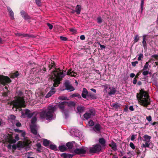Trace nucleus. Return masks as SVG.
<instances>
[{
  "label": "nucleus",
  "instance_id": "obj_1",
  "mask_svg": "<svg viewBox=\"0 0 158 158\" xmlns=\"http://www.w3.org/2000/svg\"><path fill=\"white\" fill-rule=\"evenodd\" d=\"M136 97L140 101L141 105L144 107H147L150 104V99L148 94L143 89L140 90L139 93L136 94Z\"/></svg>",
  "mask_w": 158,
  "mask_h": 158
},
{
  "label": "nucleus",
  "instance_id": "obj_2",
  "mask_svg": "<svg viewBox=\"0 0 158 158\" xmlns=\"http://www.w3.org/2000/svg\"><path fill=\"white\" fill-rule=\"evenodd\" d=\"M57 109L56 106L53 105L48 106L46 110L40 113V117L47 120H51L53 118V114Z\"/></svg>",
  "mask_w": 158,
  "mask_h": 158
},
{
  "label": "nucleus",
  "instance_id": "obj_3",
  "mask_svg": "<svg viewBox=\"0 0 158 158\" xmlns=\"http://www.w3.org/2000/svg\"><path fill=\"white\" fill-rule=\"evenodd\" d=\"M53 72L54 76L56 78L54 79L53 80V86L54 87H56L60 84V81L65 76V74L64 73L63 70H60L59 68L53 71Z\"/></svg>",
  "mask_w": 158,
  "mask_h": 158
},
{
  "label": "nucleus",
  "instance_id": "obj_4",
  "mask_svg": "<svg viewBox=\"0 0 158 158\" xmlns=\"http://www.w3.org/2000/svg\"><path fill=\"white\" fill-rule=\"evenodd\" d=\"M14 98L15 99L10 102V105L13 106V108L15 107L16 111H17V109L25 107V101L23 97L16 96Z\"/></svg>",
  "mask_w": 158,
  "mask_h": 158
},
{
  "label": "nucleus",
  "instance_id": "obj_5",
  "mask_svg": "<svg viewBox=\"0 0 158 158\" xmlns=\"http://www.w3.org/2000/svg\"><path fill=\"white\" fill-rule=\"evenodd\" d=\"M70 152L72 153H74L76 154L84 155L86 153V151L84 147H82V148H76L73 151L71 150Z\"/></svg>",
  "mask_w": 158,
  "mask_h": 158
},
{
  "label": "nucleus",
  "instance_id": "obj_6",
  "mask_svg": "<svg viewBox=\"0 0 158 158\" xmlns=\"http://www.w3.org/2000/svg\"><path fill=\"white\" fill-rule=\"evenodd\" d=\"M11 82V80L7 76L0 75V83L4 85L6 83H9Z\"/></svg>",
  "mask_w": 158,
  "mask_h": 158
},
{
  "label": "nucleus",
  "instance_id": "obj_7",
  "mask_svg": "<svg viewBox=\"0 0 158 158\" xmlns=\"http://www.w3.org/2000/svg\"><path fill=\"white\" fill-rule=\"evenodd\" d=\"M101 146L98 144L93 145L92 147L90 148L89 152L91 153H94L99 152L101 150Z\"/></svg>",
  "mask_w": 158,
  "mask_h": 158
},
{
  "label": "nucleus",
  "instance_id": "obj_8",
  "mask_svg": "<svg viewBox=\"0 0 158 158\" xmlns=\"http://www.w3.org/2000/svg\"><path fill=\"white\" fill-rule=\"evenodd\" d=\"M143 41L142 42L143 47L144 49L147 48V43L146 41H148L150 36L144 34L143 35Z\"/></svg>",
  "mask_w": 158,
  "mask_h": 158
},
{
  "label": "nucleus",
  "instance_id": "obj_9",
  "mask_svg": "<svg viewBox=\"0 0 158 158\" xmlns=\"http://www.w3.org/2000/svg\"><path fill=\"white\" fill-rule=\"evenodd\" d=\"M64 85L66 88L65 89L69 90L70 91H72L75 89L74 88L69 81H66L64 83Z\"/></svg>",
  "mask_w": 158,
  "mask_h": 158
},
{
  "label": "nucleus",
  "instance_id": "obj_10",
  "mask_svg": "<svg viewBox=\"0 0 158 158\" xmlns=\"http://www.w3.org/2000/svg\"><path fill=\"white\" fill-rule=\"evenodd\" d=\"M21 15L25 20H27L31 19V17L24 10L20 12Z\"/></svg>",
  "mask_w": 158,
  "mask_h": 158
},
{
  "label": "nucleus",
  "instance_id": "obj_11",
  "mask_svg": "<svg viewBox=\"0 0 158 158\" xmlns=\"http://www.w3.org/2000/svg\"><path fill=\"white\" fill-rule=\"evenodd\" d=\"M102 129V127L99 124H96L93 127V130L96 132L99 133Z\"/></svg>",
  "mask_w": 158,
  "mask_h": 158
},
{
  "label": "nucleus",
  "instance_id": "obj_12",
  "mask_svg": "<svg viewBox=\"0 0 158 158\" xmlns=\"http://www.w3.org/2000/svg\"><path fill=\"white\" fill-rule=\"evenodd\" d=\"M56 92L55 88L53 87H51V90L46 95L45 97L46 98H48L51 97L52 95L54 94Z\"/></svg>",
  "mask_w": 158,
  "mask_h": 158
},
{
  "label": "nucleus",
  "instance_id": "obj_13",
  "mask_svg": "<svg viewBox=\"0 0 158 158\" xmlns=\"http://www.w3.org/2000/svg\"><path fill=\"white\" fill-rule=\"evenodd\" d=\"M67 75L76 77L77 74V73L74 72V71H72V69H70L67 71Z\"/></svg>",
  "mask_w": 158,
  "mask_h": 158
},
{
  "label": "nucleus",
  "instance_id": "obj_14",
  "mask_svg": "<svg viewBox=\"0 0 158 158\" xmlns=\"http://www.w3.org/2000/svg\"><path fill=\"white\" fill-rule=\"evenodd\" d=\"M75 144V142L74 141H73L66 143V146L68 147V148L69 150H71L73 148V146Z\"/></svg>",
  "mask_w": 158,
  "mask_h": 158
},
{
  "label": "nucleus",
  "instance_id": "obj_15",
  "mask_svg": "<svg viewBox=\"0 0 158 158\" xmlns=\"http://www.w3.org/2000/svg\"><path fill=\"white\" fill-rule=\"evenodd\" d=\"M67 102L64 101L60 103L58 105L59 108L62 111L64 110L65 106L67 105L66 104Z\"/></svg>",
  "mask_w": 158,
  "mask_h": 158
},
{
  "label": "nucleus",
  "instance_id": "obj_16",
  "mask_svg": "<svg viewBox=\"0 0 158 158\" xmlns=\"http://www.w3.org/2000/svg\"><path fill=\"white\" fill-rule=\"evenodd\" d=\"M35 113V112L30 113V111L28 109H26L25 111V114L29 118H31Z\"/></svg>",
  "mask_w": 158,
  "mask_h": 158
},
{
  "label": "nucleus",
  "instance_id": "obj_17",
  "mask_svg": "<svg viewBox=\"0 0 158 158\" xmlns=\"http://www.w3.org/2000/svg\"><path fill=\"white\" fill-rule=\"evenodd\" d=\"M88 92L85 88H83L81 94L82 97L84 98H86L88 95Z\"/></svg>",
  "mask_w": 158,
  "mask_h": 158
},
{
  "label": "nucleus",
  "instance_id": "obj_18",
  "mask_svg": "<svg viewBox=\"0 0 158 158\" xmlns=\"http://www.w3.org/2000/svg\"><path fill=\"white\" fill-rule=\"evenodd\" d=\"M85 107L81 106H78L77 107V112L79 113L80 114L83 113L85 110Z\"/></svg>",
  "mask_w": 158,
  "mask_h": 158
},
{
  "label": "nucleus",
  "instance_id": "obj_19",
  "mask_svg": "<svg viewBox=\"0 0 158 158\" xmlns=\"http://www.w3.org/2000/svg\"><path fill=\"white\" fill-rule=\"evenodd\" d=\"M36 127V125H32L30 127L31 133L35 135H37V132L35 128Z\"/></svg>",
  "mask_w": 158,
  "mask_h": 158
},
{
  "label": "nucleus",
  "instance_id": "obj_20",
  "mask_svg": "<svg viewBox=\"0 0 158 158\" xmlns=\"http://www.w3.org/2000/svg\"><path fill=\"white\" fill-rule=\"evenodd\" d=\"M109 89H110V91L108 92V94L109 95H114L116 92V89L114 87H110Z\"/></svg>",
  "mask_w": 158,
  "mask_h": 158
},
{
  "label": "nucleus",
  "instance_id": "obj_21",
  "mask_svg": "<svg viewBox=\"0 0 158 158\" xmlns=\"http://www.w3.org/2000/svg\"><path fill=\"white\" fill-rule=\"evenodd\" d=\"M109 146L114 151L117 150V146L116 143L113 141L111 143V144H109Z\"/></svg>",
  "mask_w": 158,
  "mask_h": 158
},
{
  "label": "nucleus",
  "instance_id": "obj_22",
  "mask_svg": "<svg viewBox=\"0 0 158 158\" xmlns=\"http://www.w3.org/2000/svg\"><path fill=\"white\" fill-rule=\"evenodd\" d=\"M81 6L80 5H77L75 8L76 12L77 15L80 14L81 10Z\"/></svg>",
  "mask_w": 158,
  "mask_h": 158
},
{
  "label": "nucleus",
  "instance_id": "obj_23",
  "mask_svg": "<svg viewBox=\"0 0 158 158\" xmlns=\"http://www.w3.org/2000/svg\"><path fill=\"white\" fill-rule=\"evenodd\" d=\"M23 147H26L27 148H30L31 147L30 144H31V142H29L28 141H23Z\"/></svg>",
  "mask_w": 158,
  "mask_h": 158
},
{
  "label": "nucleus",
  "instance_id": "obj_24",
  "mask_svg": "<svg viewBox=\"0 0 158 158\" xmlns=\"http://www.w3.org/2000/svg\"><path fill=\"white\" fill-rule=\"evenodd\" d=\"M66 104L69 107H74L76 105V103L72 101H69V102H67V103H66Z\"/></svg>",
  "mask_w": 158,
  "mask_h": 158
},
{
  "label": "nucleus",
  "instance_id": "obj_25",
  "mask_svg": "<svg viewBox=\"0 0 158 158\" xmlns=\"http://www.w3.org/2000/svg\"><path fill=\"white\" fill-rule=\"evenodd\" d=\"M93 114V112H92L91 113L86 112L84 114V117L86 119H88L91 117V115Z\"/></svg>",
  "mask_w": 158,
  "mask_h": 158
},
{
  "label": "nucleus",
  "instance_id": "obj_26",
  "mask_svg": "<svg viewBox=\"0 0 158 158\" xmlns=\"http://www.w3.org/2000/svg\"><path fill=\"white\" fill-rule=\"evenodd\" d=\"M99 142L102 146H105V145L106 141L103 138H101L99 139Z\"/></svg>",
  "mask_w": 158,
  "mask_h": 158
},
{
  "label": "nucleus",
  "instance_id": "obj_27",
  "mask_svg": "<svg viewBox=\"0 0 158 158\" xmlns=\"http://www.w3.org/2000/svg\"><path fill=\"white\" fill-rule=\"evenodd\" d=\"M7 10L8 12H9L10 16L11 17V19H14V14L11 8L10 7H7Z\"/></svg>",
  "mask_w": 158,
  "mask_h": 158
},
{
  "label": "nucleus",
  "instance_id": "obj_28",
  "mask_svg": "<svg viewBox=\"0 0 158 158\" xmlns=\"http://www.w3.org/2000/svg\"><path fill=\"white\" fill-rule=\"evenodd\" d=\"M19 75L18 71H17L16 72L11 74L10 76V78H15L17 77Z\"/></svg>",
  "mask_w": 158,
  "mask_h": 158
},
{
  "label": "nucleus",
  "instance_id": "obj_29",
  "mask_svg": "<svg viewBox=\"0 0 158 158\" xmlns=\"http://www.w3.org/2000/svg\"><path fill=\"white\" fill-rule=\"evenodd\" d=\"M50 142L49 140L46 139H44L43 140V144L44 146L47 147L49 145Z\"/></svg>",
  "mask_w": 158,
  "mask_h": 158
},
{
  "label": "nucleus",
  "instance_id": "obj_30",
  "mask_svg": "<svg viewBox=\"0 0 158 158\" xmlns=\"http://www.w3.org/2000/svg\"><path fill=\"white\" fill-rule=\"evenodd\" d=\"M144 139V141L146 142H149L151 138V136L147 135H145L143 136Z\"/></svg>",
  "mask_w": 158,
  "mask_h": 158
},
{
  "label": "nucleus",
  "instance_id": "obj_31",
  "mask_svg": "<svg viewBox=\"0 0 158 158\" xmlns=\"http://www.w3.org/2000/svg\"><path fill=\"white\" fill-rule=\"evenodd\" d=\"M58 148L60 151L62 152H64L67 150V148L64 145L59 146Z\"/></svg>",
  "mask_w": 158,
  "mask_h": 158
},
{
  "label": "nucleus",
  "instance_id": "obj_32",
  "mask_svg": "<svg viewBox=\"0 0 158 158\" xmlns=\"http://www.w3.org/2000/svg\"><path fill=\"white\" fill-rule=\"evenodd\" d=\"M23 143L21 141H18L17 144V147L18 148H23Z\"/></svg>",
  "mask_w": 158,
  "mask_h": 158
},
{
  "label": "nucleus",
  "instance_id": "obj_33",
  "mask_svg": "<svg viewBox=\"0 0 158 158\" xmlns=\"http://www.w3.org/2000/svg\"><path fill=\"white\" fill-rule=\"evenodd\" d=\"M13 137L11 136L10 138L8 139V142L9 143H16V140L15 139H13Z\"/></svg>",
  "mask_w": 158,
  "mask_h": 158
},
{
  "label": "nucleus",
  "instance_id": "obj_34",
  "mask_svg": "<svg viewBox=\"0 0 158 158\" xmlns=\"http://www.w3.org/2000/svg\"><path fill=\"white\" fill-rule=\"evenodd\" d=\"M37 120V118L36 116H34L31 118V123L32 124V125H35V124Z\"/></svg>",
  "mask_w": 158,
  "mask_h": 158
},
{
  "label": "nucleus",
  "instance_id": "obj_35",
  "mask_svg": "<svg viewBox=\"0 0 158 158\" xmlns=\"http://www.w3.org/2000/svg\"><path fill=\"white\" fill-rule=\"evenodd\" d=\"M134 43L137 42L139 40V36L138 35H136L134 36Z\"/></svg>",
  "mask_w": 158,
  "mask_h": 158
},
{
  "label": "nucleus",
  "instance_id": "obj_36",
  "mask_svg": "<svg viewBox=\"0 0 158 158\" xmlns=\"http://www.w3.org/2000/svg\"><path fill=\"white\" fill-rule=\"evenodd\" d=\"M87 97H90L91 98L94 99H96V96L93 94L91 93H88V95Z\"/></svg>",
  "mask_w": 158,
  "mask_h": 158
},
{
  "label": "nucleus",
  "instance_id": "obj_37",
  "mask_svg": "<svg viewBox=\"0 0 158 158\" xmlns=\"http://www.w3.org/2000/svg\"><path fill=\"white\" fill-rule=\"evenodd\" d=\"M55 66L56 65L55 64V63L54 62H53V63H52L51 64H49L48 65V68L49 69V70H50L52 68H55Z\"/></svg>",
  "mask_w": 158,
  "mask_h": 158
},
{
  "label": "nucleus",
  "instance_id": "obj_38",
  "mask_svg": "<svg viewBox=\"0 0 158 158\" xmlns=\"http://www.w3.org/2000/svg\"><path fill=\"white\" fill-rule=\"evenodd\" d=\"M50 148L54 150H56L57 149L56 146L55 145L51 144L50 145Z\"/></svg>",
  "mask_w": 158,
  "mask_h": 158
},
{
  "label": "nucleus",
  "instance_id": "obj_39",
  "mask_svg": "<svg viewBox=\"0 0 158 158\" xmlns=\"http://www.w3.org/2000/svg\"><path fill=\"white\" fill-rule=\"evenodd\" d=\"M63 113L65 115V118H66L69 115V111L68 110H65L62 111Z\"/></svg>",
  "mask_w": 158,
  "mask_h": 158
},
{
  "label": "nucleus",
  "instance_id": "obj_40",
  "mask_svg": "<svg viewBox=\"0 0 158 158\" xmlns=\"http://www.w3.org/2000/svg\"><path fill=\"white\" fill-rule=\"evenodd\" d=\"M148 65L149 64H148V62H146L145 65L143 66V68L141 71H142L146 70L148 69Z\"/></svg>",
  "mask_w": 158,
  "mask_h": 158
},
{
  "label": "nucleus",
  "instance_id": "obj_41",
  "mask_svg": "<svg viewBox=\"0 0 158 158\" xmlns=\"http://www.w3.org/2000/svg\"><path fill=\"white\" fill-rule=\"evenodd\" d=\"M143 71L142 72V74L144 76H147L148 74L151 73V72L148 70H146Z\"/></svg>",
  "mask_w": 158,
  "mask_h": 158
},
{
  "label": "nucleus",
  "instance_id": "obj_42",
  "mask_svg": "<svg viewBox=\"0 0 158 158\" xmlns=\"http://www.w3.org/2000/svg\"><path fill=\"white\" fill-rule=\"evenodd\" d=\"M59 99L62 100H68V99L67 97L61 96L59 97Z\"/></svg>",
  "mask_w": 158,
  "mask_h": 158
},
{
  "label": "nucleus",
  "instance_id": "obj_43",
  "mask_svg": "<svg viewBox=\"0 0 158 158\" xmlns=\"http://www.w3.org/2000/svg\"><path fill=\"white\" fill-rule=\"evenodd\" d=\"M36 4L39 6H40L41 5V0H35Z\"/></svg>",
  "mask_w": 158,
  "mask_h": 158
},
{
  "label": "nucleus",
  "instance_id": "obj_44",
  "mask_svg": "<svg viewBox=\"0 0 158 158\" xmlns=\"http://www.w3.org/2000/svg\"><path fill=\"white\" fill-rule=\"evenodd\" d=\"M139 56V57L138 58V60L139 61L140 60H141V58H143V55L142 54L140 53L138 54Z\"/></svg>",
  "mask_w": 158,
  "mask_h": 158
},
{
  "label": "nucleus",
  "instance_id": "obj_45",
  "mask_svg": "<svg viewBox=\"0 0 158 158\" xmlns=\"http://www.w3.org/2000/svg\"><path fill=\"white\" fill-rule=\"evenodd\" d=\"M88 124L90 126H93L94 125V122L91 120H89L88 122Z\"/></svg>",
  "mask_w": 158,
  "mask_h": 158
},
{
  "label": "nucleus",
  "instance_id": "obj_46",
  "mask_svg": "<svg viewBox=\"0 0 158 158\" xmlns=\"http://www.w3.org/2000/svg\"><path fill=\"white\" fill-rule=\"evenodd\" d=\"M60 39L61 40H62V41H67L68 40V38L67 37H64V36H60Z\"/></svg>",
  "mask_w": 158,
  "mask_h": 158
},
{
  "label": "nucleus",
  "instance_id": "obj_47",
  "mask_svg": "<svg viewBox=\"0 0 158 158\" xmlns=\"http://www.w3.org/2000/svg\"><path fill=\"white\" fill-rule=\"evenodd\" d=\"M120 104L118 103L115 104L114 108L115 109H118L120 107Z\"/></svg>",
  "mask_w": 158,
  "mask_h": 158
},
{
  "label": "nucleus",
  "instance_id": "obj_48",
  "mask_svg": "<svg viewBox=\"0 0 158 158\" xmlns=\"http://www.w3.org/2000/svg\"><path fill=\"white\" fill-rule=\"evenodd\" d=\"M67 155L68 153H63L61 154L60 156L64 158H66L67 157Z\"/></svg>",
  "mask_w": 158,
  "mask_h": 158
},
{
  "label": "nucleus",
  "instance_id": "obj_49",
  "mask_svg": "<svg viewBox=\"0 0 158 158\" xmlns=\"http://www.w3.org/2000/svg\"><path fill=\"white\" fill-rule=\"evenodd\" d=\"M138 62L137 61L131 62L132 65L134 67H135L136 66V64H138Z\"/></svg>",
  "mask_w": 158,
  "mask_h": 158
},
{
  "label": "nucleus",
  "instance_id": "obj_50",
  "mask_svg": "<svg viewBox=\"0 0 158 158\" xmlns=\"http://www.w3.org/2000/svg\"><path fill=\"white\" fill-rule=\"evenodd\" d=\"M151 57L152 58H153L156 60L158 59V55L156 54L152 55Z\"/></svg>",
  "mask_w": 158,
  "mask_h": 158
},
{
  "label": "nucleus",
  "instance_id": "obj_51",
  "mask_svg": "<svg viewBox=\"0 0 158 158\" xmlns=\"http://www.w3.org/2000/svg\"><path fill=\"white\" fill-rule=\"evenodd\" d=\"M130 146L133 149L135 148V146L134 144L132 142H131L129 144Z\"/></svg>",
  "mask_w": 158,
  "mask_h": 158
},
{
  "label": "nucleus",
  "instance_id": "obj_52",
  "mask_svg": "<svg viewBox=\"0 0 158 158\" xmlns=\"http://www.w3.org/2000/svg\"><path fill=\"white\" fill-rule=\"evenodd\" d=\"M8 92H5L2 93V95L4 97H6L8 95Z\"/></svg>",
  "mask_w": 158,
  "mask_h": 158
},
{
  "label": "nucleus",
  "instance_id": "obj_53",
  "mask_svg": "<svg viewBox=\"0 0 158 158\" xmlns=\"http://www.w3.org/2000/svg\"><path fill=\"white\" fill-rule=\"evenodd\" d=\"M135 152L137 154H140V151L139 150V149L138 148H136L135 150Z\"/></svg>",
  "mask_w": 158,
  "mask_h": 158
},
{
  "label": "nucleus",
  "instance_id": "obj_54",
  "mask_svg": "<svg viewBox=\"0 0 158 158\" xmlns=\"http://www.w3.org/2000/svg\"><path fill=\"white\" fill-rule=\"evenodd\" d=\"M47 25L49 27L50 29L51 30L52 29L53 26L52 24H51L49 23H47Z\"/></svg>",
  "mask_w": 158,
  "mask_h": 158
},
{
  "label": "nucleus",
  "instance_id": "obj_55",
  "mask_svg": "<svg viewBox=\"0 0 158 158\" xmlns=\"http://www.w3.org/2000/svg\"><path fill=\"white\" fill-rule=\"evenodd\" d=\"M97 22L99 23H100L102 22V19L101 17H98L97 18Z\"/></svg>",
  "mask_w": 158,
  "mask_h": 158
},
{
  "label": "nucleus",
  "instance_id": "obj_56",
  "mask_svg": "<svg viewBox=\"0 0 158 158\" xmlns=\"http://www.w3.org/2000/svg\"><path fill=\"white\" fill-rule=\"evenodd\" d=\"M69 31L73 33H76V30L75 29L73 28H70L69 29Z\"/></svg>",
  "mask_w": 158,
  "mask_h": 158
},
{
  "label": "nucleus",
  "instance_id": "obj_57",
  "mask_svg": "<svg viewBox=\"0 0 158 158\" xmlns=\"http://www.w3.org/2000/svg\"><path fill=\"white\" fill-rule=\"evenodd\" d=\"M142 72V71H139L138 73H137V74L135 75V77L136 78H139V76L141 74V73Z\"/></svg>",
  "mask_w": 158,
  "mask_h": 158
},
{
  "label": "nucleus",
  "instance_id": "obj_58",
  "mask_svg": "<svg viewBox=\"0 0 158 158\" xmlns=\"http://www.w3.org/2000/svg\"><path fill=\"white\" fill-rule=\"evenodd\" d=\"M146 119L148 121L150 122L152 120V117L150 115H149V116L147 117Z\"/></svg>",
  "mask_w": 158,
  "mask_h": 158
},
{
  "label": "nucleus",
  "instance_id": "obj_59",
  "mask_svg": "<svg viewBox=\"0 0 158 158\" xmlns=\"http://www.w3.org/2000/svg\"><path fill=\"white\" fill-rule=\"evenodd\" d=\"M15 132H17L19 133H20L21 132H22V130H19L17 129H15Z\"/></svg>",
  "mask_w": 158,
  "mask_h": 158
},
{
  "label": "nucleus",
  "instance_id": "obj_60",
  "mask_svg": "<svg viewBox=\"0 0 158 158\" xmlns=\"http://www.w3.org/2000/svg\"><path fill=\"white\" fill-rule=\"evenodd\" d=\"M137 78H136L135 77V78H134V80L132 82L134 84H136L137 81Z\"/></svg>",
  "mask_w": 158,
  "mask_h": 158
},
{
  "label": "nucleus",
  "instance_id": "obj_61",
  "mask_svg": "<svg viewBox=\"0 0 158 158\" xmlns=\"http://www.w3.org/2000/svg\"><path fill=\"white\" fill-rule=\"evenodd\" d=\"M74 156L73 154H71L68 153L67 157L69 158H72Z\"/></svg>",
  "mask_w": 158,
  "mask_h": 158
},
{
  "label": "nucleus",
  "instance_id": "obj_62",
  "mask_svg": "<svg viewBox=\"0 0 158 158\" xmlns=\"http://www.w3.org/2000/svg\"><path fill=\"white\" fill-rule=\"evenodd\" d=\"M101 50H103V49H105L106 48V46L104 45L101 44L99 43Z\"/></svg>",
  "mask_w": 158,
  "mask_h": 158
},
{
  "label": "nucleus",
  "instance_id": "obj_63",
  "mask_svg": "<svg viewBox=\"0 0 158 158\" xmlns=\"http://www.w3.org/2000/svg\"><path fill=\"white\" fill-rule=\"evenodd\" d=\"M36 146L37 147V148H40L42 147L40 143H38L37 144H36Z\"/></svg>",
  "mask_w": 158,
  "mask_h": 158
},
{
  "label": "nucleus",
  "instance_id": "obj_64",
  "mask_svg": "<svg viewBox=\"0 0 158 158\" xmlns=\"http://www.w3.org/2000/svg\"><path fill=\"white\" fill-rule=\"evenodd\" d=\"M10 118L12 120H15L16 118V117L14 115H11Z\"/></svg>",
  "mask_w": 158,
  "mask_h": 158
}]
</instances>
